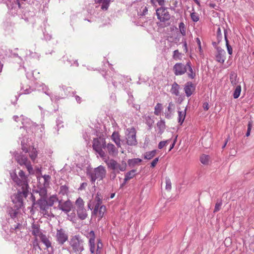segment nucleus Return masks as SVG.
<instances>
[{"label":"nucleus","mask_w":254,"mask_h":254,"mask_svg":"<svg viewBox=\"0 0 254 254\" xmlns=\"http://www.w3.org/2000/svg\"><path fill=\"white\" fill-rule=\"evenodd\" d=\"M106 170L105 167L100 165L98 167L92 169L87 167L86 169V175L90 178L92 184H94L97 179L102 180L105 178Z\"/></svg>","instance_id":"obj_1"},{"label":"nucleus","mask_w":254,"mask_h":254,"mask_svg":"<svg viewBox=\"0 0 254 254\" xmlns=\"http://www.w3.org/2000/svg\"><path fill=\"white\" fill-rule=\"evenodd\" d=\"M15 188L17 190V192L13 195L12 201L14 204V207L19 209L23 206V198H26L28 195L29 189Z\"/></svg>","instance_id":"obj_2"},{"label":"nucleus","mask_w":254,"mask_h":254,"mask_svg":"<svg viewBox=\"0 0 254 254\" xmlns=\"http://www.w3.org/2000/svg\"><path fill=\"white\" fill-rule=\"evenodd\" d=\"M10 177L15 183V187L29 189L28 182V177L25 175L24 172L20 170L18 173V176L15 172L10 173Z\"/></svg>","instance_id":"obj_3"},{"label":"nucleus","mask_w":254,"mask_h":254,"mask_svg":"<svg viewBox=\"0 0 254 254\" xmlns=\"http://www.w3.org/2000/svg\"><path fill=\"white\" fill-rule=\"evenodd\" d=\"M92 147L93 149L98 153L99 156L104 158L106 156V153L103 150V149L106 148V139L103 135H101L93 140Z\"/></svg>","instance_id":"obj_4"},{"label":"nucleus","mask_w":254,"mask_h":254,"mask_svg":"<svg viewBox=\"0 0 254 254\" xmlns=\"http://www.w3.org/2000/svg\"><path fill=\"white\" fill-rule=\"evenodd\" d=\"M16 161L20 166L24 165L27 169L29 174H34V171L31 164L30 161L28 160L27 156L24 155L22 153H19L15 151L13 153Z\"/></svg>","instance_id":"obj_5"},{"label":"nucleus","mask_w":254,"mask_h":254,"mask_svg":"<svg viewBox=\"0 0 254 254\" xmlns=\"http://www.w3.org/2000/svg\"><path fill=\"white\" fill-rule=\"evenodd\" d=\"M69 245L72 251L76 254H81L84 250V241L79 236L72 237L70 240Z\"/></svg>","instance_id":"obj_6"},{"label":"nucleus","mask_w":254,"mask_h":254,"mask_svg":"<svg viewBox=\"0 0 254 254\" xmlns=\"http://www.w3.org/2000/svg\"><path fill=\"white\" fill-rule=\"evenodd\" d=\"M157 18L161 22L164 23L165 26H168L170 25L169 22L171 15L168 11L167 8L160 7L158 8L156 10Z\"/></svg>","instance_id":"obj_7"},{"label":"nucleus","mask_w":254,"mask_h":254,"mask_svg":"<svg viewBox=\"0 0 254 254\" xmlns=\"http://www.w3.org/2000/svg\"><path fill=\"white\" fill-rule=\"evenodd\" d=\"M106 163L108 168L117 172V173H119L120 171L123 172L126 170L127 163L124 161H123L121 164H119L117 161L111 159L108 161H106Z\"/></svg>","instance_id":"obj_8"},{"label":"nucleus","mask_w":254,"mask_h":254,"mask_svg":"<svg viewBox=\"0 0 254 254\" xmlns=\"http://www.w3.org/2000/svg\"><path fill=\"white\" fill-rule=\"evenodd\" d=\"M136 131L134 127L128 128L126 130V144L129 146H135L137 144L136 139Z\"/></svg>","instance_id":"obj_9"},{"label":"nucleus","mask_w":254,"mask_h":254,"mask_svg":"<svg viewBox=\"0 0 254 254\" xmlns=\"http://www.w3.org/2000/svg\"><path fill=\"white\" fill-rule=\"evenodd\" d=\"M73 207V204L70 199L63 201L62 200L59 201L58 208L65 213L67 214L69 212Z\"/></svg>","instance_id":"obj_10"},{"label":"nucleus","mask_w":254,"mask_h":254,"mask_svg":"<svg viewBox=\"0 0 254 254\" xmlns=\"http://www.w3.org/2000/svg\"><path fill=\"white\" fill-rule=\"evenodd\" d=\"M173 71L176 76L182 75L187 72V64L176 63L173 67Z\"/></svg>","instance_id":"obj_11"},{"label":"nucleus","mask_w":254,"mask_h":254,"mask_svg":"<svg viewBox=\"0 0 254 254\" xmlns=\"http://www.w3.org/2000/svg\"><path fill=\"white\" fill-rule=\"evenodd\" d=\"M56 238L58 244L63 245L68 240V235L65 233L64 230L60 229L57 230Z\"/></svg>","instance_id":"obj_12"},{"label":"nucleus","mask_w":254,"mask_h":254,"mask_svg":"<svg viewBox=\"0 0 254 254\" xmlns=\"http://www.w3.org/2000/svg\"><path fill=\"white\" fill-rule=\"evenodd\" d=\"M216 50L217 53L215 55L216 61L220 64H224L225 60V51L221 47H216Z\"/></svg>","instance_id":"obj_13"},{"label":"nucleus","mask_w":254,"mask_h":254,"mask_svg":"<svg viewBox=\"0 0 254 254\" xmlns=\"http://www.w3.org/2000/svg\"><path fill=\"white\" fill-rule=\"evenodd\" d=\"M184 91L187 97H190L195 90V85L191 81H188L185 84Z\"/></svg>","instance_id":"obj_14"},{"label":"nucleus","mask_w":254,"mask_h":254,"mask_svg":"<svg viewBox=\"0 0 254 254\" xmlns=\"http://www.w3.org/2000/svg\"><path fill=\"white\" fill-rule=\"evenodd\" d=\"M36 202V204L39 205L42 212L44 214H46L49 208L46 198H40L37 200Z\"/></svg>","instance_id":"obj_15"},{"label":"nucleus","mask_w":254,"mask_h":254,"mask_svg":"<svg viewBox=\"0 0 254 254\" xmlns=\"http://www.w3.org/2000/svg\"><path fill=\"white\" fill-rule=\"evenodd\" d=\"M95 202V208L92 212V215H97L98 213V209L100 206H101L102 203V198L101 197V195L99 192L97 193V194L95 197V200L93 201Z\"/></svg>","instance_id":"obj_16"},{"label":"nucleus","mask_w":254,"mask_h":254,"mask_svg":"<svg viewBox=\"0 0 254 254\" xmlns=\"http://www.w3.org/2000/svg\"><path fill=\"white\" fill-rule=\"evenodd\" d=\"M187 70H188L187 72L188 77L190 79H194L196 76V73L195 71L192 69L191 63L190 61H189L187 63Z\"/></svg>","instance_id":"obj_17"},{"label":"nucleus","mask_w":254,"mask_h":254,"mask_svg":"<svg viewBox=\"0 0 254 254\" xmlns=\"http://www.w3.org/2000/svg\"><path fill=\"white\" fill-rule=\"evenodd\" d=\"M111 139L116 143L118 147H121V142H124V140H121L120 139V135L118 131H114L111 135Z\"/></svg>","instance_id":"obj_18"},{"label":"nucleus","mask_w":254,"mask_h":254,"mask_svg":"<svg viewBox=\"0 0 254 254\" xmlns=\"http://www.w3.org/2000/svg\"><path fill=\"white\" fill-rule=\"evenodd\" d=\"M89 234L90 236L91 237L89 240L90 251L91 253L93 254L94 253V250H95V233L93 231H91L89 232Z\"/></svg>","instance_id":"obj_19"},{"label":"nucleus","mask_w":254,"mask_h":254,"mask_svg":"<svg viewBox=\"0 0 254 254\" xmlns=\"http://www.w3.org/2000/svg\"><path fill=\"white\" fill-rule=\"evenodd\" d=\"M76 212L78 217L81 220L85 219L88 216L85 207L82 209H76Z\"/></svg>","instance_id":"obj_20"},{"label":"nucleus","mask_w":254,"mask_h":254,"mask_svg":"<svg viewBox=\"0 0 254 254\" xmlns=\"http://www.w3.org/2000/svg\"><path fill=\"white\" fill-rule=\"evenodd\" d=\"M108 152L110 155L114 156L118 153V150L112 143H108L106 147Z\"/></svg>","instance_id":"obj_21"},{"label":"nucleus","mask_w":254,"mask_h":254,"mask_svg":"<svg viewBox=\"0 0 254 254\" xmlns=\"http://www.w3.org/2000/svg\"><path fill=\"white\" fill-rule=\"evenodd\" d=\"M31 227L32 229V234L35 237H40V235L42 233L40 230V225L33 223L32 224Z\"/></svg>","instance_id":"obj_22"},{"label":"nucleus","mask_w":254,"mask_h":254,"mask_svg":"<svg viewBox=\"0 0 254 254\" xmlns=\"http://www.w3.org/2000/svg\"><path fill=\"white\" fill-rule=\"evenodd\" d=\"M95 3H102L101 9L103 10H107L109 6L110 0H94Z\"/></svg>","instance_id":"obj_23"},{"label":"nucleus","mask_w":254,"mask_h":254,"mask_svg":"<svg viewBox=\"0 0 254 254\" xmlns=\"http://www.w3.org/2000/svg\"><path fill=\"white\" fill-rule=\"evenodd\" d=\"M180 85L176 82H174L172 85V87L170 92L172 94H174L178 96L180 95Z\"/></svg>","instance_id":"obj_24"},{"label":"nucleus","mask_w":254,"mask_h":254,"mask_svg":"<svg viewBox=\"0 0 254 254\" xmlns=\"http://www.w3.org/2000/svg\"><path fill=\"white\" fill-rule=\"evenodd\" d=\"M106 211V206L105 205L100 206L99 208L98 209V213L97 215L95 216H98V221H99L104 216L105 212ZM92 216H95V215H92Z\"/></svg>","instance_id":"obj_25"},{"label":"nucleus","mask_w":254,"mask_h":254,"mask_svg":"<svg viewBox=\"0 0 254 254\" xmlns=\"http://www.w3.org/2000/svg\"><path fill=\"white\" fill-rule=\"evenodd\" d=\"M18 210L19 209H17L15 207H9L7 208V212L8 214L10 216V217L14 219L16 217L17 214H18Z\"/></svg>","instance_id":"obj_26"},{"label":"nucleus","mask_w":254,"mask_h":254,"mask_svg":"<svg viewBox=\"0 0 254 254\" xmlns=\"http://www.w3.org/2000/svg\"><path fill=\"white\" fill-rule=\"evenodd\" d=\"M157 127L159 129V133L160 134H162L166 127L165 121L164 120H160L157 122Z\"/></svg>","instance_id":"obj_27"},{"label":"nucleus","mask_w":254,"mask_h":254,"mask_svg":"<svg viewBox=\"0 0 254 254\" xmlns=\"http://www.w3.org/2000/svg\"><path fill=\"white\" fill-rule=\"evenodd\" d=\"M39 237L41 242L46 246L47 248H48L51 247V243L46 235L41 233Z\"/></svg>","instance_id":"obj_28"},{"label":"nucleus","mask_w":254,"mask_h":254,"mask_svg":"<svg viewBox=\"0 0 254 254\" xmlns=\"http://www.w3.org/2000/svg\"><path fill=\"white\" fill-rule=\"evenodd\" d=\"M60 201L57 195H53L50 196V197L47 200L48 207L52 206L54 203Z\"/></svg>","instance_id":"obj_29"},{"label":"nucleus","mask_w":254,"mask_h":254,"mask_svg":"<svg viewBox=\"0 0 254 254\" xmlns=\"http://www.w3.org/2000/svg\"><path fill=\"white\" fill-rule=\"evenodd\" d=\"M186 111H187V107L185 108L184 112L183 111H178V123H180L181 125H182L183 123L184 120L186 117Z\"/></svg>","instance_id":"obj_30"},{"label":"nucleus","mask_w":254,"mask_h":254,"mask_svg":"<svg viewBox=\"0 0 254 254\" xmlns=\"http://www.w3.org/2000/svg\"><path fill=\"white\" fill-rule=\"evenodd\" d=\"M230 80L233 85H236L238 82L237 74L234 71H231L230 74Z\"/></svg>","instance_id":"obj_31"},{"label":"nucleus","mask_w":254,"mask_h":254,"mask_svg":"<svg viewBox=\"0 0 254 254\" xmlns=\"http://www.w3.org/2000/svg\"><path fill=\"white\" fill-rule=\"evenodd\" d=\"M227 30L226 29H224V36H225V40L226 42V46L227 47V51L228 54L230 55H231L233 53V49L231 45L229 44V41L228 40L227 37Z\"/></svg>","instance_id":"obj_32"},{"label":"nucleus","mask_w":254,"mask_h":254,"mask_svg":"<svg viewBox=\"0 0 254 254\" xmlns=\"http://www.w3.org/2000/svg\"><path fill=\"white\" fill-rule=\"evenodd\" d=\"M136 172V170L132 169L127 172L125 175V182H127L131 179L133 178L135 175Z\"/></svg>","instance_id":"obj_33"},{"label":"nucleus","mask_w":254,"mask_h":254,"mask_svg":"<svg viewBox=\"0 0 254 254\" xmlns=\"http://www.w3.org/2000/svg\"><path fill=\"white\" fill-rule=\"evenodd\" d=\"M141 162H142V160L141 159L137 158L129 159L127 161V163H128V166L132 168L134 166H135L136 165L138 164V163H139Z\"/></svg>","instance_id":"obj_34"},{"label":"nucleus","mask_w":254,"mask_h":254,"mask_svg":"<svg viewBox=\"0 0 254 254\" xmlns=\"http://www.w3.org/2000/svg\"><path fill=\"white\" fill-rule=\"evenodd\" d=\"M75 204L76 207V209H79L84 208V202L83 200L79 197L75 201Z\"/></svg>","instance_id":"obj_35"},{"label":"nucleus","mask_w":254,"mask_h":254,"mask_svg":"<svg viewBox=\"0 0 254 254\" xmlns=\"http://www.w3.org/2000/svg\"><path fill=\"white\" fill-rule=\"evenodd\" d=\"M156 152V150H153L151 151L146 152L144 155V158L147 160H150L155 156Z\"/></svg>","instance_id":"obj_36"},{"label":"nucleus","mask_w":254,"mask_h":254,"mask_svg":"<svg viewBox=\"0 0 254 254\" xmlns=\"http://www.w3.org/2000/svg\"><path fill=\"white\" fill-rule=\"evenodd\" d=\"M69 192V187L66 185H62L60 188L59 193L63 195H67Z\"/></svg>","instance_id":"obj_37"},{"label":"nucleus","mask_w":254,"mask_h":254,"mask_svg":"<svg viewBox=\"0 0 254 254\" xmlns=\"http://www.w3.org/2000/svg\"><path fill=\"white\" fill-rule=\"evenodd\" d=\"M39 194L41 196L40 198H47V190L46 187L44 186L43 187L39 188Z\"/></svg>","instance_id":"obj_38"},{"label":"nucleus","mask_w":254,"mask_h":254,"mask_svg":"<svg viewBox=\"0 0 254 254\" xmlns=\"http://www.w3.org/2000/svg\"><path fill=\"white\" fill-rule=\"evenodd\" d=\"M210 157L209 155L202 154L200 157V161L203 165H208Z\"/></svg>","instance_id":"obj_39"},{"label":"nucleus","mask_w":254,"mask_h":254,"mask_svg":"<svg viewBox=\"0 0 254 254\" xmlns=\"http://www.w3.org/2000/svg\"><path fill=\"white\" fill-rule=\"evenodd\" d=\"M145 123L148 127V130H150L152 127L153 124L154 123V120L152 119L150 116H147L145 118Z\"/></svg>","instance_id":"obj_40"},{"label":"nucleus","mask_w":254,"mask_h":254,"mask_svg":"<svg viewBox=\"0 0 254 254\" xmlns=\"http://www.w3.org/2000/svg\"><path fill=\"white\" fill-rule=\"evenodd\" d=\"M29 152L30 158L33 161H34L37 158L38 154L36 149L34 148H33L31 150L29 149Z\"/></svg>","instance_id":"obj_41"},{"label":"nucleus","mask_w":254,"mask_h":254,"mask_svg":"<svg viewBox=\"0 0 254 254\" xmlns=\"http://www.w3.org/2000/svg\"><path fill=\"white\" fill-rule=\"evenodd\" d=\"M162 109V104L159 103H157L154 108V114L156 116H159L161 114Z\"/></svg>","instance_id":"obj_42"},{"label":"nucleus","mask_w":254,"mask_h":254,"mask_svg":"<svg viewBox=\"0 0 254 254\" xmlns=\"http://www.w3.org/2000/svg\"><path fill=\"white\" fill-rule=\"evenodd\" d=\"M241 92V85H237L233 93V97L234 99H237L240 95Z\"/></svg>","instance_id":"obj_43"},{"label":"nucleus","mask_w":254,"mask_h":254,"mask_svg":"<svg viewBox=\"0 0 254 254\" xmlns=\"http://www.w3.org/2000/svg\"><path fill=\"white\" fill-rule=\"evenodd\" d=\"M104 78L107 80L108 82L109 81H112L113 85L115 87H117V82L112 78V77L110 76V75L106 72L104 75Z\"/></svg>","instance_id":"obj_44"},{"label":"nucleus","mask_w":254,"mask_h":254,"mask_svg":"<svg viewBox=\"0 0 254 254\" xmlns=\"http://www.w3.org/2000/svg\"><path fill=\"white\" fill-rule=\"evenodd\" d=\"M179 27L180 29V32L183 36H186V26L185 24L182 22L179 23Z\"/></svg>","instance_id":"obj_45"},{"label":"nucleus","mask_w":254,"mask_h":254,"mask_svg":"<svg viewBox=\"0 0 254 254\" xmlns=\"http://www.w3.org/2000/svg\"><path fill=\"white\" fill-rule=\"evenodd\" d=\"M174 109L170 108V107H167V111L165 113V116L166 118L168 119H170L172 118L173 115V112L174 111Z\"/></svg>","instance_id":"obj_46"},{"label":"nucleus","mask_w":254,"mask_h":254,"mask_svg":"<svg viewBox=\"0 0 254 254\" xmlns=\"http://www.w3.org/2000/svg\"><path fill=\"white\" fill-rule=\"evenodd\" d=\"M44 180V186L47 187L49 185L50 181L51 179V176L49 175H44L43 176Z\"/></svg>","instance_id":"obj_47"},{"label":"nucleus","mask_w":254,"mask_h":254,"mask_svg":"<svg viewBox=\"0 0 254 254\" xmlns=\"http://www.w3.org/2000/svg\"><path fill=\"white\" fill-rule=\"evenodd\" d=\"M171 139H169L165 141H160L158 144V148L160 149H162L164 146L168 144L171 141Z\"/></svg>","instance_id":"obj_48"},{"label":"nucleus","mask_w":254,"mask_h":254,"mask_svg":"<svg viewBox=\"0 0 254 254\" xmlns=\"http://www.w3.org/2000/svg\"><path fill=\"white\" fill-rule=\"evenodd\" d=\"M222 205V200L217 201L215 204V208L213 211L214 213H216L220 210L221 207Z\"/></svg>","instance_id":"obj_49"},{"label":"nucleus","mask_w":254,"mask_h":254,"mask_svg":"<svg viewBox=\"0 0 254 254\" xmlns=\"http://www.w3.org/2000/svg\"><path fill=\"white\" fill-rule=\"evenodd\" d=\"M190 17L193 22H197L199 19V16L196 12H192L190 14Z\"/></svg>","instance_id":"obj_50"},{"label":"nucleus","mask_w":254,"mask_h":254,"mask_svg":"<svg viewBox=\"0 0 254 254\" xmlns=\"http://www.w3.org/2000/svg\"><path fill=\"white\" fill-rule=\"evenodd\" d=\"M217 34V40L218 41V43H220L222 39V34L221 33V29L219 27L216 32Z\"/></svg>","instance_id":"obj_51"},{"label":"nucleus","mask_w":254,"mask_h":254,"mask_svg":"<svg viewBox=\"0 0 254 254\" xmlns=\"http://www.w3.org/2000/svg\"><path fill=\"white\" fill-rule=\"evenodd\" d=\"M67 216L68 219L70 221L74 222L76 220V214L74 212H72L70 214H68Z\"/></svg>","instance_id":"obj_52"},{"label":"nucleus","mask_w":254,"mask_h":254,"mask_svg":"<svg viewBox=\"0 0 254 254\" xmlns=\"http://www.w3.org/2000/svg\"><path fill=\"white\" fill-rule=\"evenodd\" d=\"M166 189L167 190H170L171 189V182L170 179L168 177L166 178Z\"/></svg>","instance_id":"obj_53"},{"label":"nucleus","mask_w":254,"mask_h":254,"mask_svg":"<svg viewBox=\"0 0 254 254\" xmlns=\"http://www.w3.org/2000/svg\"><path fill=\"white\" fill-rule=\"evenodd\" d=\"M181 53H179L178 50H176L174 51L173 58L175 60L180 59Z\"/></svg>","instance_id":"obj_54"},{"label":"nucleus","mask_w":254,"mask_h":254,"mask_svg":"<svg viewBox=\"0 0 254 254\" xmlns=\"http://www.w3.org/2000/svg\"><path fill=\"white\" fill-rule=\"evenodd\" d=\"M151 2L152 3H154L155 2H157L158 4L162 7L165 4L164 0H151Z\"/></svg>","instance_id":"obj_55"},{"label":"nucleus","mask_w":254,"mask_h":254,"mask_svg":"<svg viewBox=\"0 0 254 254\" xmlns=\"http://www.w3.org/2000/svg\"><path fill=\"white\" fill-rule=\"evenodd\" d=\"M21 149L23 150V151L25 152V153H27L29 152V148L27 147V145L26 144H24L23 141H21Z\"/></svg>","instance_id":"obj_56"},{"label":"nucleus","mask_w":254,"mask_h":254,"mask_svg":"<svg viewBox=\"0 0 254 254\" xmlns=\"http://www.w3.org/2000/svg\"><path fill=\"white\" fill-rule=\"evenodd\" d=\"M72 94H73L74 97H75V99L76 102L78 104H80L81 103V102H82L81 98L80 96L76 95V92L75 91L73 92Z\"/></svg>","instance_id":"obj_57"},{"label":"nucleus","mask_w":254,"mask_h":254,"mask_svg":"<svg viewBox=\"0 0 254 254\" xmlns=\"http://www.w3.org/2000/svg\"><path fill=\"white\" fill-rule=\"evenodd\" d=\"M95 202L92 201L90 200L89 203H88V208L90 209V210H92L93 208H95Z\"/></svg>","instance_id":"obj_58"},{"label":"nucleus","mask_w":254,"mask_h":254,"mask_svg":"<svg viewBox=\"0 0 254 254\" xmlns=\"http://www.w3.org/2000/svg\"><path fill=\"white\" fill-rule=\"evenodd\" d=\"M159 161V158H155L153 161L151 163V167L154 168L156 166L157 162Z\"/></svg>","instance_id":"obj_59"},{"label":"nucleus","mask_w":254,"mask_h":254,"mask_svg":"<svg viewBox=\"0 0 254 254\" xmlns=\"http://www.w3.org/2000/svg\"><path fill=\"white\" fill-rule=\"evenodd\" d=\"M39 127L38 125H33L30 127L29 129L31 130L32 132H33L36 131L37 129H38Z\"/></svg>","instance_id":"obj_60"},{"label":"nucleus","mask_w":254,"mask_h":254,"mask_svg":"<svg viewBox=\"0 0 254 254\" xmlns=\"http://www.w3.org/2000/svg\"><path fill=\"white\" fill-rule=\"evenodd\" d=\"M87 186V183H86V182L82 183V184H81V185L78 189V190H84L85 189V188Z\"/></svg>","instance_id":"obj_61"},{"label":"nucleus","mask_w":254,"mask_h":254,"mask_svg":"<svg viewBox=\"0 0 254 254\" xmlns=\"http://www.w3.org/2000/svg\"><path fill=\"white\" fill-rule=\"evenodd\" d=\"M251 128H252V124L249 122L248 124V126L247 131L246 134V135L247 136H249L250 135Z\"/></svg>","instance_id":"obj_62"},{"label":"nucleus","mask_w":254,"mask_h":254,"mask_svg":"<svg viewBox=\"0 0 254 254\" xmlns=\"http://www.w3.org/2000/svg\"><path fill=\"white\" fill-rule=\"evenodd\" d=\"M22 228V224L17 223L16 225L14 226V229L16 231L18 230H20Z\"/></svg>","instance_id":"obj_63"},{"label":"nucleus","mask_w":254,"mask_h":254,"mask_svg":"<svg viewBox=\"0 0 254 254\" xmlns=\"http://www.w3.org/2000/svg\"><path fill=\"white\" fill-rule=\"evenodd\" d=\"M31 199L32 201V207H34V206L37 204V202H36L37 200H36L35 196L33 194H32V195H31Z\"/></svg>","instance_id":"obj_64"}]
</instances>
